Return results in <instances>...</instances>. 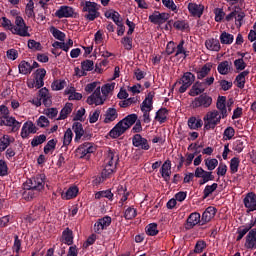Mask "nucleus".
Returning <instances> with one entry per match:
<instances>
[{
    "instance_id": "64",
    "label": "nucleus",
    "mask_w": 256,
    "mask_h": 256,
    "mask_svg": "<svg viewBox=\"0 0 256 256\" xmlns=\"http://www.w3.org/2000/svg\"><path fill=\"white\" fill-rule=\"evenodd\" d=\"M28 48L32 49L33 51H41V49H43V46H41L40 42H37L35 40H28Z\"/></svg>"
},
{
    "instance_id": "3",
    "label": "nucleus",
    "mask_w": 256,
    "mask_h": 256,
    "mask_svg": "<svg viewBox=\"0 0 256 256\" xmlns=\"http://www.w3.org/2000/svg\"><path fill=\"white\" fill-rule=\"evenodd\" d=\"M221 119L223 117L219 115V111L214 110L212 112H208L204 116V129L205 131H209L210 129H215L219 123H221Z\"/></svg>"
},
{
    "instance_id": "17",
    "label": "nucleus",
    "mask_w": 256,
    "mask_h": 256,
    "mask_svg": "<svg viewBox=\"0 0 256 256\" xmlns=\"http://www.w3.org/2000/svg\"><path fill=\"white\" fill-rule=\"evenodd\" d=\"M75 15V10L71 6H61L56 12L55 16L58 19L69 18Z\"/></svg>"
},
{
    "instance_id": "29",
    "label": "nucleus",
    "mask_w": 256,
    "mask_h": 256,
    "mask_svg": "<svg viewBox=\"0 0 256 256\" xmlns=\"http://www.w3.org/2000/svg\"><path fill=\"white\" fill-rule=\"evenodd\" d=\"M104 123L109 124L113 123L117 117H119V113H117V109L115 108H108L105 115H104Z\"/></svg>"
},
{
    "instance_id": "51",
    "label": "nucleus",
    "mask_w": 256,
    "mask_h": 256,
    "mask_svg": "<svg viewBox=\"0 0 256 256\" xmlns=\"http://www.w3.org/2000/svg\"><path fill=\"white\" fill-rule=\"evenodd\" d=\"M232 149L233 151H236V153H243V150L245 149V140L238 139L234 141Z\"/></svg>"
},
{
    "instance_id": "9",
    "label": "nucleus",
    "mask_w": 256,
    "mask_h": 256,
    "mask_svg": "<svg viewBox=\"0 0 256 256\" xmlns=\"http://www.w3.org/2000/svg\"><path fill=\"white\" fill-rule=\"evenodd\" d=\"M132 145L134 147H137L138 149H142L143 151H149V149H151L149 141L147 140V138H143L141 134H135L132 137Z\"/></svg>"
},
{
    "instance_id": "42",
    "label": "nucleus",
    "mask_w": 256,
    "mask_h": 256,
    "mask_svg": "<svg viewBox=\"0 0 256 256\" xmlns=\"http://www.w3.org/2000/svg\"><path fill=\"white\" fill-rule=\"evenodd\" d=\"M11 143H15V137L9 135H3L1 140V151H5Z\"/></svg>"
},
{
    "instance_id": "28",
    "label": "nucleus",
    "mask_w": 256,
    "mask_h": 256,
    "mask_svg": "<svg viewBox=\"0 0 256 256\" xmlns=\"http://www.w3.org/2000/svg\"><path fill=\"white\" fill-rule=\"evenodd\" d=\"M211 69H213V64L206 63L202 67V69L196 70L197 79H199L200 81L205 79V77H207V75H209V73H211Z\"/></svg>"
},
{
    "instance_id": "1",
    "label": "nucleus",
    "mask_w": 256,
    "mask_h": 256,
    "mask_svg": "<svg viewBox=\"0 0 256 256\" xmlns=\"http://www.w3.org/2000/svg\"><path fill=\"white\" fill-rule=\"evenodd\" d=\"M139 116L137 114H130L120 120L108 133L111 139H119L124 135L133 125L137 123Z\"/></svg>"
},
{
    "instance_id": "2",
    "label": "nucleus",
    "mask_w": 256,
    "mask_h": 256,
    "mask_svg": "<svg viewBox=\"0 0 256 256\" xmlns=\"http://www.w3.org/2000/svg\"><path fill=\"white\" fill-rule=\"evenodd\" d=\"M83 13H87L84 17L88 21H95L101 15L99 13V4L92 1H82L80 3Z\"/></svg>"
},
{
    "instance_id": "46",
    "label": "nucleus",
    "mask_w": 256,
    "mask_h": 256,
    "mask_svg": "<svg viewBox=\"0 0 256 256\" xmlns=\"http://www.w3.org/2000/svg\"><path fill=\"white\" fill-rule=\"evenodd\" d=\"M50 33L53 35L54 39H57L58 41H65V33L57 29L55 26L50 28Z\"/></svg>"
},
{
    "instance_id": "15",
    "label": "nucleus",
    "mask_w": 256,
    "mask_h": 256,
    "mask_svg": "<svg viewBox=\"0 0 256 256\" xmlns=\"http://www.w3.org/2000/svg\"><path fill=\"white\" fill-rule=\"evenodd\" d=\"M215 215H217V208L213 206L207 207L202 213L201 225H207V223H209V221H211Z\"/></svg>"
},
{
    "instance_id": "24",
    "label": "nucleus",
    "mask_w": 256,
    "mask_h": 256,
    "mask_svg": "<svg viewBox=\"0 0 256 256\" xmlns=\"http://www.w3.org/2000/svg\"><path fill=\"white\" fill-rule=\"evenodd\" d=\"M216 108L219 109L222 119L227 117V97L219 96L216 103Z\"/></svg>"
},
{
    "instance_id": "35",
    "label": "nucleus",
    "mask_w": 256,
    "mask_h": 256,
    "mask_svg": "<svg viewBox=\"0 0 256 256\" xmlns=\"http://www.w3.org/2000/svg\"><path fill=\"white\" fill-rule=\"evenodd\" d=\"M249 73V70H244L236 76L235 82L237 83L236 86L238 87V89H245V77H247Z\"/></svg>"
},
{
    "instance_id": "56",
    "label": "nucleus",
    "mask_w": 256,
    "mask_h": 256,
    "mask_svg": "<svg viewBox=\"0 0 256 256\" xmlns=\"http://www.w3.org/2000/svg\"><path fill=\"white\" fill-rule=\"evenodd\" d=\"M137 103V97H130V98H126L123 101L119 102V107H122L123 109L127 108V107H131V105Z\"/></svg>"
},
{
    "instance_id": "58",
    "label": "nucleus",
    "mask_w": 256,
    "mask_h": 256,
    "mask_svg": "<svg viewBox=\"0 0 256 256\" xmlns=\"http://www.w3.org/2000/svg\"><path fill=\"white\" fill-rule=\"evenodd\" d=\"M155 97V92L152 91V92H149L145 99L143 100L142 104L141 105H144L146 107H153V98Z\"/></svg>"
},
{
    "instance_id": "25",
    "label": "nucleus",
    "mask_w": 256,
    "mask_h": 256,
    "mask_svg": "<svg viewBox=\"0 0 256 256\" xmlns=\"http://www.w3.org/2000/svg\"><path fill=\"white\" fill-rule=\"evenodd\" d=\"M160 174L164 178V181L168 182L171 179V160H166L161 168Z\"/></svg>"
},
{
    "instance_id": "55",
    "label": "nucleus",
    "mask_w": 256,
    "mask_h": 256,
    "mask_svg": "<svg viewBox=\"0 0 256 256\" xmlns=\"http://www.w3.org/2000/svg\"><path fill=\"white\" fill-rule=\"evenodd\" d=\"M124 49L126 51H131L133 49V38L130 36H125L121 39Z\"/></svg>"
},
{
    "instance_id": "59",
    "label": "nucleus",
    "mask_w": 256,
    "mask_h": 256,
    "mask_svg": "<svg viewBox=\"0 0 256 256\" xmlns=\"http://www.w3.org/2000/svg\"><path fill=\"white\" fill-rule=\"evenodd\" d=\"M205 165L208 171H213L217 167V165H219V160H217L216 158H208L205 160Z\"/></svg>"
},
{
    "instance_id": "48",
    "label": "nucleus",
    "mask_w": 256,
    "mask_h": 256,
    "mask_svg": "<svg viewBox=\"0 0 256 256\" xmlns=\"http://www.w3.org/2000/svg\"><path fill=\"white\" fill-rule=\"evenodd\" d=\"M47 141V135L41 134L39 136H34L31 141V147H39V145H43Z\"/></svg>"
},
{
    "instance_id": "14",
    "label": "nucleus",
    "mask_w": 256,
    "mask_h": 256,
    "mask_svg": "<svg viewBox=\"0 0 256 256\" xmlns=\"http://www.w3.org/2000/svg\"><path fill=\"white\" fill-rule=\"evenodd\" d=\"M196 225H201V214L199 212H193L186 220L185 229H193Z\"/></svg>"
},
{
    "instance_id": "5",
    "label": "nucleus",
    "mask_w": 256,
    "mask_h": 256,
    "mask_svg": "<svg viewBox=\"0 0 256 256\" xmlns=\"http://www.w3.org/2000/svg\"><path fill=\"white\" fill-rule=\"evenodd\" d=\"M213 105V97L207 93L200 94L192 101V109H209Z\"/></svg>"
},
{
    "instance_id": "50",
    "label": "nucleus",
    "mask_w": 256,
    "mask_h": 256,
    "mask_svg": "<svg viewBox=\"0 0 256 256\" xmlns=\"http://www.w3.org/2000/svg\"><path fill=\"white\" fill-rule=\"evenodd\" d=\"M146 234L150 237H155V235L159 234V230L157 229V223H150L145 228Z\"/></svg>"
},
{
    "instance_id": "10",
    "label": "nucleus",
    "mask_w": 256,
    "mask_h": 256,
    "mask_svg": "<svg viewBox=\"0 0 256 256\" xmlns=\"http://www.w3.org/2000/svg\"><path fill=\"white\" fill-rule=\"evenodd\" d=\"M39 129L32 121H27L23 124L20 136L22 139H29V135H35Z\"/></svg>"
},
{
    "instance_id": "6",
    "label": "nucleus",
    "mask_w": 256,
    "mask_h": 256,
    "mask_svg": "<svg viewBox=\"0 0 256 256\" xmlns=\"http://www.w3.org/2000/svg\"><path fill=\"white\" fill-rule=\"evenodd\" d=\"M24 185H28L30 189L41 193L45 189V174H37L36 176L27 180Z\"/></svg>"
},
{
    "instance_id": "23",
    "label": "nucleus",
    "mask_w": 256,
    "mask_h": 256,
    "mask_svg": "<svg viewBox=\"0 0 256 256\" xmlns=\"http://www.w3.org/2000/svg\"><path fill=\"white\" fill-rule=\"evenodd\" d=\"M188 11L192 14V17L201 18V16L203 15V11H205V7L201 4L189 3Z\"/></svg>"
},
{
    "instance_id": "26",
    "label": "nucleus",
    "mask_w": 256,
    "mask_h": 256,
    "mask_svg": "<svg viewBox=\"0 0 256 256\" xmlns=\"http://www.w3.org/2000/svg\"><path fill=\"white\" fill-rule=\"evenodd\" d=\"M79 194V188L77 186H71L67 189L66 192L61 193V198L65 201H69L71 199H75L77 195Z\"/></svg>"
},
{
    "instance_id": "45",
    "label": "nucleus",
    "mask_w": 256,
    "mask_h": 256,
    "mask_svg": "<svg viewBox=\"0 0 256 256\" xmlns=\"http://www.w3.org/2000/svg\"><path fill=\"white\" fill-rule=\"evenodd\" d=\"M137 217V209H135L133 206L128 207L124 211V219L126 221H132V219H135Z\"/></svg>"
},
{
    "instance_id": "47",
    "label": "nucleus",
    "mask_w": 256,
    "mask_h": 256,
    "mask_svg": "<svg viewBox=\"0 0 256 256\" xmlns=\"http://www.w3.org/2000/svg\"><path fill=\"white\" fill-rule=\"evenodd\" d=\"M234 36L227 32H222L220 35V42L222 45H231L233 43Z\"/></svg>"
},
{
    "instance_id": "53",
    "label": "nucleus",
    "mask_w": 256,
    "mask_h": 256,
    "mask_svg": "<svg viewBox=\"0 0 256 256\" xmlns=\"http://www.w3.org/2000/svg\"><path fill=\"white\" fill-rule=\"evenodd\" d=\"M57 147V140L51 139L47 142V144L44 146V153L45 155H49L51 151H55V148Z\"/></svg>"
},
{
    "instance_id": "12",
    "label": "nucleus",
    "mask_w": 256,
    "mask_h": 256,
    "mask_svg": "<svg viewBox=\"0 0 256 256\" xmlns=\"http://www.w3.org/2000/svg\"><path fill=\"white\" fill-rule=\"evenodd\" d=\"M148 19L150 23H153V25H163V23L169 20V14L154 11V13L150 15Z\"/></svg>"
},
{
    "instance_id": "7",
    "label": "nucleus",
    "mask_w": 256,
    "mask_h": 256,
    "mask_svg": "<svg viewBox=\"0 0 256 256\" xmlns=\"http://www.w3.org/2000/svg\"><path fill=\"white\" fill-rule=\"evenodd\" d=\"M96 151L97 147L91 142H85L76 149V153H79L80 159H89L91 153H95Z\"/></svg>"
},
{
    "instance_id": "31",
    "label": "nucleus",
    "mask_w": 256,
    "mask_h": 256,
    "mask_svg": "<svg viewBox=\"0 0 256 256\" xmlns=\"http://www.w3.org/2000/svg\"><path fill=\"white\" fill-rule=\"evenodd\" d=\"M73 111V103H66L65 106L60 111V115L58 117V121H63L67 119L69 115H71V112Z\"/></svg>"
},
{
    "instance_id": "57",
    "label": "nucleus",
    "mask_w": 256,
    "mask_h": 256,
    "mask_svg": "<svg viewBox=\"0 0 256 256\" xmlns=\"http://www.w3.org/2000/svg\"><path fill=\"white\" fill-rule=\"evenodd\" d=\"M162 5H164L166 9H170V11H173L174 13H177L179 11L177 5L173 0H162Z\"/></svg>"
},
{
    "instance_id": "52",
    "label": "nucleus",
    "mask_w": 256,
    "mask_h": 256,
    "mask_svg": "<svg viewBox=\"0 0 256 256\" xmlns=\"http://www.w3.org/2000/svg\"><path fill=\"white\" fill-rule=\"evenodd\" d=\"M117 167L115 166H104V169L102 170V179H109V177H111V175H113V173H115Z\"/></svg>"
},
{
    "instance_id": "33",
    "label": "nucleus",
    "mask_w": 256,
    "mask_h": 256,
    "mask_svg": "<svg viewBox=\"0 0 256 256\" xmlns=\"http://www.w3.org/2000/svg\"><path fill=\"white\" fill-rule=\"evenodd\" d=\"M11 33L19 35L20 37H31L26 24L24 26H14Z\"/></svg>"
},
{
    "instance_id": "16",
    "label": "nucleus",
    "mask_w": 256,
    "mask_h": 256,
    "mask_svg": "<svg viewBox=\"0 0 256 256\" xmlns=\"http://www.w3.org/2000/svg\"><path fill=\"white\" fill-rule=\"evenodd\" d=\"M111 217L104 216L103 218L98 219V221L94 224L95 233H101V231H105L107 227L111 225Z\"/></svg>"
},
{
    "instance_id": "13",
    "label": "nucleus",
    "mask_w": 256,
    "mask_h": 256,
    "mask_svg": "<svg viewBox=\"0 0 256 256\" xmlns=\"http://www.w3.org/2000/svg\"><path fill=\"white\" fill-rule=\"evenodd\" d=\"M243 203L247 213L256 211V194L253 192L248 193L243 199Z\"/></svg>"
},
{
    "instance_id": "18",
    "label": "nucleus",
    "mask_w": 256,
    "mask_h": 256,
    "mask_svg": "<svg viewBox=\"0 0 256 256\" xmlns=\"http://www.w3.org/2000/svg\"><path fill=\"white\" fill-rule=\"evenodd\" d=\"M45 75H47V70H45L44 68L36 70L34 79V86L36 87V89H41V87L45 85Z\"/></svg>"
},
{
    "instance_id": "34",
    "label": "nucleus",
    "mask_w": 256,
    "mask_h": 256,
    "mask_svg": "<svg viewBox=\"0 0 256 256\" xmlns=\"http://www.w3.org/2000/svg\"><path fill=\"white\" fill-rule=\"evenodd\" d=\"M95 68V63L93 62V60H84L81 62V74L80 75H85L87 77V71H93V69Z\"/></svg>"
},
{
    "instance_id": "41",
    "label": "nucleus",
    "mask_w": 256,
    "mask_h": 256,
    "mask_svg": "<svg viewBox=\"0 0 256 256\" xmlns=\"http://www.w3.org/2000/svg\"><path fill=\"white\" fill-rule=\"evenodd\" d=\"M217 187H219V184L213 183L211 185H206L203 190V199H207V197H210L215 191H217Z\"/></svg>"
},
{
    "instance_id": "39",
    "label": "nucleus",
    "mask_w": 256,
    "mask_h": 256,
    "mask_svg": "<svg viewBox=\"0 0 256 256\" xmlns=\"http://www.w3.org/2000/svg\"><path fill=\"white\" fill-rule=\"evenodd\" d=\"M140 109L143 113V121L144 123H149L151 121V111H153V106H145L144 105H140Z\"/></svg>"
},
{
    "instance_id": "27",
    "label": "nucleus",
    "mask_w": 256,
    "mask_h": 256,
    "mask_svg": "<svg viewBox=\"0 0 256 256\" xmlns=\"http://www.w3.org/2000/svg\"><path fill=\"white\" fill-rule=\"evenodd\" d=\"M72 129L75 133L74 141L75 143H79L81 141V138L83 137L84 129L83 124L81 122H74L72 125Z\"/></svg>"
},
{
    "instance_id": "49",
    "label": "nucleus",
    "mask_w": 256,
    "mask_h": 256,
    "mask_svg": "<svg viewBox=\"0 0 256 256\" xmlns=\"http://www.w3.org/2000/svg\"><path fill=\"white\" fill-rule=\"evenodd\" d=\"M173 27L177 29V31H187L189 29V22L186 20H177L173 23Z\"/></svg>"
},
{
    "instance_id": "30",
    "label": "nucleus",
    "mask_w": 256,
    "mask_h": 256,
    "mask_svg": "<svg viewBox=\"0 0 256 256\" xmlns=\"http://www.w3.org/2000/svg\"><path fill=\"white\" fill-rule=\"evenodd\" d=\"M205 47L209 51H220L221 50V43L218 39L211 38L205 41Z\"/></svg>"
},
{
    "instance_id": "37",
    "label": "nucleus",
    "mask_w": 256,
    "mask_h": 256,
    "mask_svg": "<svg viewBox=\"0 0 256 256\" xmlns=\"http://www.w3.org/2000/svg\"><path fill=\"white\" fill-rule=\"evenodd\" d=\"M188 127L193 130L201 129V127H203V120L196 117H190L188 119Z\"/></svg>"
},
{
    "instance_id": "44",
    "label": "nucleus",
    "mask_w": 256,
    "mask_h": 256,
    "mask_svg": "<svg viewBox=\"0 0 256 256\" xmlns=\"http://www.w3.org/2000/svg\"><path fill=\"white\" fill-rule=\"evenodd\" d=\"M207 247V243L203 240H199L196 242L194 250L191 251L188 256H193L195 253H203V250Z\"/></svg>"
},
{
    "instance_id": "8",
    "label": "nucleus",
    "mask_w": 256,
    "mask_h": 256,
    "mask_svg": "<svg viewBox=\"0 0 256 256\" xmlns=\"http://www.w3.org/2000/svg\"><path fill=\"white\" fill-rule=\"evenodd\" d=\"M1 125L10 127L9 133H17L21 129V122L17 121L13 116H1Z\"/></svg>"
},
{
    "instance_id": "36",
    "label": "nucleus",
    "mask_w": 256,
    "mask_h": 256,
    "mask_svg": "<svg viewBox=\"0 0 256 256\" xmlns=\"http://www.w3.org/2000/svg\"><path fill=\"white\" fill-rule=\"evenodd\" d=\"M19 73L21 75H31V63L22 60L18 65Z\"/></svg>"
},
{
    "instance_id": "38",
    "label": "nucleus",
    "mask_w": 256,
    "mask_h": 256,
    "mask_svg": "<svg viewBox=\"0 0 256 256\" xmlns=\"http://www.w3.org/2000/svg\"><path fill=\"white\" fill-rule=\"evenodd\" d=\"M168 115H169V110H167V108H160L156 112L155 119H156V121H159L160 124H163V123H165V121H167Z\"/></svg>"
},
{
    "instance_id": "63",
    "label": "nucleus",
    "mask_w": 256,
    "mask_h": 256,
    "mask_svg": "<svg viewBox=\"0 0 256 256\" xmlns=\"http://www.w3.org/2000/svg\"><path fill=\"white\" fill-rule=\"evenodd\" d=\"M224 137L226 141H231V139H233V137H235V128L234 127H227L225 130H224Z\"/></svg>"
},
{
    "instance_id": "43",
    "label": "nucleus",
    "mask_w": 256,
    "mask_h": 256,
    "mask_svg": "<svg viewBox=\"0 0 256 256\" xmlns=\"http://www.w3.org/2000/svg\"><path fill=\"white\" fill-rule=\"evenodd\" d=\"M62 239L66 245H71L73 243V231L69 228H66L62 232Z\"/></svg>"
},
{
    "instance_id": "4",
    "label": "nucleus",
    "mask_w": 256,
    "mask_h": 256,
    "mask_svg": "<svg viewBox=\"0 0 256 256\" xmlns=\"http://www.w3.org/2000/svg\"><path fill=\"white\" fill-rule=\"evenodd\" d=\"M195 83V74L191 72H185L182 77L174 84V87L176 85H181L178 89V93H185L191 85Z\"/></svg>"
},
{
    "instance_id": "60",
    "label": "nucleus",
    "mask_w": 256,
    "mask_h": 256,
    "mask_svg": "<svg viewBox=\"0 0 256 256\" xmlns=\"http://www.w3.org/2000/svg\"><path fill=\"white\" fill-rule=\"evenodd\" d=\"M239 163H241V160H239L237 157H234L230 160L231 173H237L239 171Z\"/></svg>"
},
{
    "instance_id": "32",
    "label": "nucleus",
    "mask_w": 256,
    "mask_h": 256,
    "mask_svg": "<svg viewBox=\"0 0 256 256\" xmlns=\"http://www.w3.org/2000/svg\"><path fill=\"white\" fill-rule=\"evenodd\" d=\"M231 65L232 63L227 60L220 62L217 67L218 73H220V75H229Z\"/></svg>"
},
{
    "instance_id": "19",
    "label": "nucleus",
    "mask_w": 256,
    "mask_h": 256,
    "mask_svg": "<svg viewBox=\"0 0 256 256\" xmlns=\"http://www.w3.org/2000/svg\"><path fill=\"white\" fill-rule=\"evenodd\" d=\"M118 161L119 155H117V152H115V150L109 149L104 160L105 165L108 167H117Z\"/></svg>"
},
{
    "instance_id": "40",
    "label": "nucleus",
    "mask_w": 256,
    "mask_h": 256,
    "mask_svg": "<svg viewBox=\"0 0 256 256\" xmlns=\"http://www.w3.org/2000/svg\"><path fill=\"white\" fill-rule=\"evenodd\" d=\"M114 194L111 190H102L95 193V199H108V201H113Z\"/></svg>"
},
{
    "instance_id": "22",
    "label": "nucleus",
    "mask_w": 256,
    "mask_h": 256,
    "mask_svg": "<svg viewBox=\"0 0 256 256\" xmlns=\"http://www.w3.org/2000/svg\"><path fill=\"white\" fill-rule=\"evenodd\" d=\"M24 192L22 193V198L25 201H33L36 197H39V193L37 190L33 188H29V185L23 184Z\"/></svg>"
},
{
    "instance_id": "62",
    "label": "nucleus",
    "mask_w": 256,
    "mask_h": 256,
    "mask_svg": "<svg viewBox=\"0 0 256 256\" xmlns=\"http://www.w3.org/2000/svg\"><path fill=\"white\" fill-rule=\"evenodd\" d=\"M214 14L216 23H221L225 17V12L223 11V8L214 9Z\"/></svg>"
},
{
    "instance_id": "61",
    "label": "nucleus",
    "mask_w": 256,
    "mask_h": 256,
    "mask_svg": "<svg viewBox=\"0 0 256 256\" xmlns=\"http://www.w3.org/2000/svg\"><path fill=\"white\" fill-rule=\"evenodd\" d=\"M65 85H67V82L65 80H55L52 83V90L61 91L62 89H65Z\"/></svg>"
},
{
    "instance_id": "21",
    "label": "nucleus",
    "mask_w": 256,
    "mask_h": 256,
    "mask_svg": "<svg viewBox=\"0 0 256 256\" xmlns=\"http://www.w3.org/2000/svg\"><path fill=\"white\" fill-rule=\"evenodd\" d=\"M205 89L207 88L204 86L203 82L196 81L189 90L188 95H190V97H197V95H203V93H205Z\"/></svg>"
},
{
    "instance_id": "54",
    "label": "nucleus",
    "mask_w": 256,
    "mask_h": 256,
    "mask_svg": "<svg viewBox=\"0 0 256 256\" xmlns=\"http://www.w3.org/2000/svg\"><path fill=\"white\" fill-rule=\"evenodd\" d=\"M72 141H73V131L71 130V128H68L64 133L63 146L68 147V145H71Z\"/></svg>"
},
{
    "instance_id": "20",
    "label": "nucleus",
    "mask_w": 256,
    "mask_h": 256,
    "mask_svg": "<svg viewBox=\"0 0 256 256\" xmlns=\"http://www.w3.org/2000/svg\"><path fill=\"white\" fill-rule=\"evenodd\" d=\"M244 247L250 250L256 249V228L250 230L246 235Z\"/></svg>"
},
{
    "instance_id": "11",
    "label": "nucleus",
    "mask_w": 256,
    "mask_h": 256,
    "mask_svg": "<svg viewBox=\"0 0 256 256\" xmlns=\"http://www.w3.org/2000/svg\"><path fill=\"white\" fill-rule=\"evenodd\" d=\"M88 105H103L105 98L101 97V87H97L94 92L87 98Z\"/></svg>"
}]
</instances>
